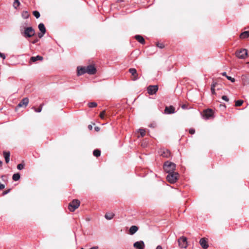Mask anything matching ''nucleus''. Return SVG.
<instances>
[{
  "label": "nucleus",
  "instance_id": "nucleus-1",
  "mask_svg": "<svg viewBox=\"0 0 249 249\" xmlns=\"http://www.w3.org/2000/svg\"><path fill=\"white\" fill-rule=\"evenodd\" d=\"M27 25V23L25 22L20 26L21 34L26 38L32 37L35 34V31L32 27H26Z\"/></svg>",
  "mask_w": 249,
  "mask_h": 249
},
{
  "label": "nucleus",
  "instance_id": "nucleus-2",
  "mask_svg": "<svg viewBox=\"0 0 249 249\" xmlns=\"http://www.w3.org/2000/svg\"><path fill=\"white\" fill-rule=\"evenodd\" d=\"M176 167V165L174 163L169 161L165 162L163 165V169L164 171L168 173L175 172Z\"/></svg>",
  "mask_w": 249,
  "mask_h": 249
},
{
  "label": "nucleus",
  "instance_id": "nucleus-3",
  "mask_svg": "<svg viewBox=\"0 0 249 249\" xmlns=\"http://www.w3.org/2000/svg\"><path fill=\"white\" fill-rule=\"evenodd\" d=\"M178 174L177 172H172L168 173L166 177L167 180L171 183H175L178 179Z\"/></svg>",
  "mask_w": 249,
  "mask_h": 249
},
{
  "label": "nucleus",
  "instance_id": "nucleus-4",
  "mask_svg": "<svg viewBox=\"0 0 249 249\" xmlns=\"http://www.w3.org/2000/svg\"><path fill=\"white\" fill-rule=\"evenodd\" d=\"M187 240V238L184 236L179 237L178 240L179 247L181 248L186 249L188 246Z\"/></svg>",
  "mask_w": 249,
  "mask_h": 249
},
{
  "label": "nucleus",
  "instance_id": "nucleus-5",
  "mask_svg": "<svg viewBox=\"0 0 249 249\" xmlns=\"http://www.w3.org/2000/svg\"><path fill=\"white\" fill-rule=\"evenodd\" d=\"M80 205V201L77 199H74L69 205V209L71 212H73L78 208Z\"/></svg>",
  "mask_w": 249,
  "mask_h": 249
},
{
  "label": "nucleus",
  "instance_id": "nucleus-6",
  "mask_svg": "<svg viewBox=\"0 0 249 249\" xmlns=\"http://www.w3.org/2000/svg\"><path fill=\"white\" fill-rule=\"evenodd\" d=\"M235 55L239 59H245L248 55L247 50L245 49H242L239 51H237Z\"/></svg>",
  "mask_w": 249,
  "mask_h": 249
},
{
  "label": "nucleus",
  "instance_id": "nucleus-7",
  "mask_svg": "<svg viewBox=\"0 0 249 249\" xmlns=\"http://www.w3.org/2000/svg\"><path fill=\"white\" fill-rule=\"evenodd\" d=\"M158 90V87L157 85H150L147 87V92L150 95L155 94Z\"/></svg>",
  "mask_w": 249,
  "mask_h": 249
},
{
  "label": "nucleus",
  "instance_id": "nucleus-8",
  "mask_svg": "<svg viewBox=\"0 0 249 249\" xmlns=\"http://www.w3.org/2000/svg\"><path fill=\"white\" fill-rule=\"evenodd\" d=\"M213 111L211 109H207L204 111L203 117L205 119H209L213 117Z\"/></svg>",
  "mask_w": 249,
  "mask_h": 249
},
{
  "label": "nucleus",
  "instance_id": "nucleus-9",
  "mask_svg": "<svg viewBox=\"0 0 249 249\" xmlns=\"http://www.w3.org/2000/svg\"><path fill=\"white\" fill-rule=\"evenodd\" d=\"M159 153L161 156L164 158H169L171 155L170 151L165 148L160 149Z\"/></svg>",
  "mask_w": 249,
  "mask_h": 249
},
{
  "label": "nucleus",
  "instance_id": "nucleus-10",
  "mask_svg": "<svg viewBox=\"0 0 249 249\" xmlns=\"http://www.w3.org/2000/svg\"><path fill=\"white\" fill-rule=\"evenodd\" d=\"M129 72L131 74L132 77V80L133 81L137 80L139 79L138 74L137 70L135 68H130L129 70Z\"/></svg>",
  "mask_w": 249,
  "mask_h": 249
},
{
  "label": "nucleus",
  "instance_id": "nucleus-11",
  "mask_svg": "<svg viewBox=\"0 0 249 249\" xmlns=\"http://www.w3.org/2000/svg\"><path fill=\"white\" fill-rule=\"evenodd\" d=\"M87 73L89 74H94L96 72V69L93 65H89L86 67Z\"/></svg>",
  "mask_w": 249,
  "mask_h": 249
},
{
  "label": "nucleus",
  "instance_id": "nucleus-12",
  "mask_svg": "<svg viewBox=\"0 0 249 249\" xmlns=\"http://www.w3.org/2000/svg\"><path fill=\"white\" fill-rule=\"evenodd\" d=\"M29 103V99L28 98H24L18 104V107H26Z\"/></svg>",
  "mask_w": 249,
  "mask_h": 249
},
{
  "label": "nucleus",
  "instance_id": "nucleus-13",
  "mask_svg": "<svg viewBox=\"0 0 249 249\" xmlns=\"http://www.w3.org/2000/svg\"><path fill=\"white\" fill-rule=\"evenodd\" d=\"M133 246L137 249H143L144 248V244L142 241H139L135 242Z\"/></svg>",
  "mask_w": 249,
  "mask_h": 249
},
{
  "label": "nucleus",
  "instance_id": "nucleus-14",
  "mask_svg": "<svg viewBox=\"0 0 249 249\" xmlns=\"http://www.w3.org/2000/svg\"><path fill=\"white\" fill-rule=\"evenodd\" d=\"M175 108L172 106L166 107L164 109V113L167 114H173L175 112Z\"/></svg>",
  "mask_w": 249,
  "mask_h": 249
},
{
  "label": "nucleus",
  "instance_id": "nucleus-15",
  "mask_svg": "<svg viewBox=\"0 0 249 249\" xmlns=\"http://www.w3.org/2000/svg\"><path fill=\"white\" fill-rule=\"evenodd\" d=\"M77 75H81L85 73H87L86 67H80L78 66L77 68Z\"/></svg>",
  "mask_w": 249,
  "mask_h": 249
},
{
  "label": "nucleus",
  "instance_id": "nucleus-16",
  "mask_svg": "<svg viewBox=\"0 0 249 249\" xmlns=\"http://www.w3.org/2000/svg\"><path fill=\"white\" fill-rule=\"evenodd\" d=\"M199 243L203 249H207L209 247L207 241L204 238L200 239Z\"/></svg>",
  "mask_w": 249,
  "mask_h": 249
},
{
  "label": "nucleus",
  "instance_id": "nucleus-17",
  "mask_svg": "<svg viewBox=\"0 0 249 249\" xmlns=\"http://www.w3.org/2000/svg\"><path fill=\"white\" fill-rule=\"evenodd\" d=\"M138 230V228L136 226H131L129 230V234L131 235H133L134 233H135Z\"/></svg>",
  "mask_w": 249,
  "mask_h": 249
},
{
  "label": "nucleus",
  "instance_id": "nucleus-18",
  "mask_svg": "<svg viewBox=\"0 0 249 249\" xmlns=\"http://www.w3.org/2000/svg\"><path fill=\"white\" fill-rule=\"evenodd\" d=\"M135 38L142 44H144L145 43V40L144 38L141 35H136L135 36Z\"/></svg>",
  "mask_w": 249,
  "mask_h": 249
},
{
  "label": "nucleus",
  "instance_id": "nucleus-19",
  "mask_svg": "<svg viewBox=\"0 0 249 249\" xmlns=\"http://www.w3.org/2000/svg\"><path fill=\"white\" fill-rule=\"evenodd\" d=\"M43 59V57L40 55L32 56L30 58V62H35L37 60H42Z\"/></svg>",
  "mask_w": 249,
  "mask_h": 249
},
{
  "label": "nucleus",
  "instance_id": "nucleus-20",
  "mask_svg": "<svg viewBox=\"0 0 249 249\" xmlns=\"http://www.w3.org/2000/svg\"><path fill=\"white\" fill-rule=\"evenodd\" d=\"M10 153L9 151H4L3 156L5 158V162L7 163L9 162L10 160Z\"/></svg>",
  "mask_w": 249,
  "mask_h": 249
},
{
  "label": "nucleus",
  "instance_id": "nucleus-21",
  "mask_svg": "<svg viewBox=\"0 0 249 249\" xmlns=\"http://www.w3.org/2000/svg\"><path fill=\"white\" fill-rule=\"evenodd\" d=\"M38 29L41 33H42L43 34H45L46 30L43 23H41L39 24Z\"/></svg>",
  "mask_w": 249,
  "mask_h": 249
},
{
  "label": "nucleus",
  "instance_id": "nucleus-22",
  "mask_svg": "<svg viewBox=\"0 0 249 249\" xmlns=\"http://www.w3.org/2000/svg\"><path fill=\"white\" fill-rule=\"evenodd\" d=\"M114 216V214L112 213H107L105 215V217L107 220H111L112 219Z\"/></svg>",
  "mask_w": 249,
  "mask_h": 249
},
{
  "label": "nucleus",
  "instance_id": "nucleus-23",
  "mask_svg": "<svg viewBox=\"0 0 249 249\" xmlns=\"http://www.w3.org/2000/svg\"><path fill=\"white\" fill-rule=\"evenodd\" d=\"M249 36V31H245L241 33L240 35L241 38H246Z\"/></svg>",
  "mask_w": 249,
  "mask_h": 249
},
{
  "label": "nucleus",
  "instance_id": "nucleus-24",
  "mask_svg": "<svg viewBox=\"0 0 249 249\" xmlns=\"http://www.w3.org/2000/svg\"><path fill=\"white\" fill-rule=\"evenodd\" d=\"M216 84H217L216 82H213L212 84L211 85V90L212 93L213 94H216L214 88H215Z\"/></svg>",
  "mask_w": 249,
  "mask_h": 249
},
{
  "label": "nucleus",
  "instance_id": "nucleus-25",
  "mask_svg": "<svg viewBox=\"0 0 249 249\" xmlns=\"http://www.w3.org/2000/svg\"><path fill=\"white\" fill-rule=\"evenodd\" d=\"M43 104H41L38 108H36L34 107H33L32 108L34 109V111L36 112H40L42 111V107L43 106Z\"/></svg>",
  "mask_w": 249,
  "mask_h": 249
},
{
  "label": "nucleus",
  "instance_id": "nucleus-26",
  "mask_svg": "<svg viewBox=\"0 0 249 249\" xmlns=\"http://www.w3.org/2000/svg\"><path fill=\"white\" fill-rule=\"evenodd\" d=\"M20 178V174L19 173H16L13 175L12 178L14 181H18Z\"/></svg>",
  "mask_w": 249,
  "mask_h": 249
},
{
  "label": "nucleus",
  "instance_id": "nucleus-27",
  "mask_svg": "<svg viewBox=\"0 0 249 249\" xmlns=\"http://www.w3.org/2000/svg\"><path fill=\"white\" fill-rule=\"evenodd\" d=\"M29 16H30V14L28 13V12L27 11H23V12L22 13V17L24 19L28 18H29Z\"/></svg>",
  "mask_w": 249,
  "mask_h": 249
},
{
  "label": "nucleus",
  "instance_id": "nucleus-28",
  "mask_svg": "<svg viewBox=\"0 0 249 249\" xmlns=\"http://www.w3.org/2000/svg\"><path fill=\"white\" fill-rule=\"evenodd\" d=\"M93 154L95 157H99L101 155V151L98 149H95L93 151Z\"/></svg>",
  "mask_w": 249,
  "mask_h": 249
},
{
  "label": "nucleus",
  "instance_id": "nucleus-29",
  "mask_svg": "<svg viewBox=\"0 0 249 249\" xmlns=\"http://www.w3.org/2000/svg\"><path fill=\"white\" fill-rule=\"evenodd\" d=\"M20 5V2L18 0H15L13 3V6L15 9H17L18 7Z\"/></svg>",
  "mask_w": 249,
  "mask_h": 249
},
{
  "label": "nucleus",
  "instance_id": "nucleus-30",
  "mask_svg": "<svg viewBox=\"0 0 249 249\" xmlns=\"http://www.w3.org/2000/svg\"><path fill=\"white\" fill-rule=\"evenodd\" d=\"M97 106V104L95 102H90L88 104V106L89 107L93 108L96 107Z\"/></svg>",
  "mask_w": 249,
  "mask_h": 249
},
{
  "label": "nucleus",
  "instance_id": "nucleus-31",
  "mask_svg": "<svg viewBox=\"0 0 249 249\" xmlns=\"http://www.w3.org/2000/svg\"><path fill=\"white\" fill-rule=\"evenodd\" d=\"M243 103V101L241 100H237L235 101V106L236 107H240L241 106Z\"/></svg>",
  "mask_w": 249,
  "mask_h": 249
},
{
  "label": "nucleus",
  "instance_id": "nucleus-32",
  "mask_svg": "<svg viewBox=\"0 0 249 249\" xmlns=\"http://www.w3.org/2000/svg\"><path fill=\"white\" fill-rule=\"evenodd\" d=\"M34 16L36 18H38L40 17V13L37 11H34L33 13Z\"/></svg>",
  "mask_w": 249,
  "mask_h": 249
},
{
  "label": "nucleus",
  "instance_id": "nucleus-33",
  "mask_svg": "<svg viewBox=\"0 0 249 249\" xmlns=\"http://www.w3.org/2000/svg\"><path fill=\"white\" fill-rule=\"evenodd\" d=\"M140 134L142 137H143L145 135V131L144 129H140L139 130Z\"/></svg>",
  "mask_w": 249,
  "mask_h": 249
},
{
  "label": "nucleus",
  "instance_id": "nucleus-34",
  "mask_svg": "<svg viewBox=\"0 0 249 249\" xmlns=\"http://www.w3.org/2000/svg\"><path fill=\"white\" fill-rule=\"evenodd\" d=\"M24 164H23V163H20L17 166V168L18 169V170H22L24 168Z\"/></svg>",
  "mask_w": 249,
  "mask_h": 249
},
{
  "label": "nucleus",
  "instance_id": "nucleus-35",
  "mask_svg": "<svg viewBox=\"0 0 249 249\" xmlns=\"http://www.w3.org/2000/svg\"><path fill=\"white\" fill-rule=\"evenodd\" d=\"M105 114H106V111L105 110H103L102 112H101L100 113V118L102 119H104V116L105 115Z\"/></svg>",
  "mask_w": 249,
  "mask_h": 249
},
{
  "label": "nucleus",
  "instance_id": "nucleus-36",
  "mask_svg": "<svg viewBox=\"0 0 249 249\" xmlns=\"http://www.w3.org/2000/svg\"><path fill=\"white\" fill-rule=\"evenodd\" d=\"M226 77L229 80L231 81V82H232V83L234 82L235 79L234 78H232V77H231V76H226Z\"/></svg>",
  "mask_w": 249,
  "mask_h": 249
},
{
  "label": "nucleus",
  "instance_id": "nucleus-37",
  "mask_svg": "<svg viewBox=\"0 0 249 249\" xmlns=\"http://www.w3.org/2000/svg\"><path fill=\"white\" fill-rule=\"evenodd\" d=\"M189 132L191 134H194L195 133V129L194 128H191L189 129Z\"/></svg>",
  "mask_w": 249,
  "mask_h": 249
},
{
  "label": "nucleus",
  "instance_id": "nucleus-38",
  "mask_svg": "<svg viewBox=\"0 0 249 249\" xmlns=\"http://www.w3.org/2000/svg\"><path fill=\"white\" fill-rule=\"evenodd\" d=\"M222 99L225 101H229V98H228L227 96H225V95H223L222 96Z\"/></svg>",
  "mask_w": 249,
  "mask_h": 249
},
{
  "label": "nucleus",
  "instance_id": "nucleus-39",
  "mask_svg": "<svg viewBox=\"0 0 249 249\" xmlns=\"http://www.w3.org/2000/svg\"><path fill=\"white\" fill-rule=\"evenodd\" d=\"M157 46L159 47L160 48H163L164 47V45L162 43H159L157 44Z\"/></svg>",
  "mask_w": 249,
  "mask_h": 249
},
{
  "label": "nucleus",
  "instance_id": "nucleus-40",
  "mask_svg": "<svg viewBox=\"0 0 249 249\" xmlns=\"http://www.w3.org/2000/svg\"><path fill=\"white\" fill-rule=\"evenodd\" d=\"M10 190H11V189H9L7 190H6V191L3 192L2 195L4 196V195L7 194L8 193H9L10 192Z\"/></svg>",
  "mask_w": 249,
  "mask_h": 249
},
{
  "label": "nucleus",
  "instance_id": "nucleus-41",
  "mask_svg": "<svg viewBox=\"0 0 249 249\" xmlns=\"http://www.w3.org/2000/svg\"><path fill=\"white\" fill-rule=\"evenodd\" d=\"M45 34H43L42 33H39L38 34V36L39 37V38H41L43 37V36H44Z\"/></svg>",
  "mask_w": 249,
  "mask_h": 249
},
{
  "label": "nucleus",
  "instance_id": "nucleus-42",
  "mask_svg": "<svg viewBox=\"0 0 249 249\" xmlns=\"http://www.w3.org/2000/svg\"><path fill=\"white\" fill-rule=\"evenodd\" d=\"M0 57L2 58L3 59L5 58V55L4 53H0Z\"/></svg>",
  "mask_w": 249,
  "mask_h": 249
},
{
  "label": "nucleus",
  "instance_id": "nucleus-43",
  "mask_svg": "<svg viewBox=\"0 0 249 249\" xmlns=\"http://www.w3.org/2000/svg\"><path fill=\"white\" fill-rule=\"evenodd\" d=\"M5 188V185L3 184H1L0 182V190H2Z\"/></svg>",
  "mask_w": 249,
  "mask_h": 249
},
{
  "label": "nucleus",
  "instance_id": "nucleus-44",
  "mask_svg": "<svg viewBox=\"0 0 249 249\" xmlns=\"http://www.w3.org/2000/svg\"><path fill=\"white\" fill-rule=\"evenodd\" d=\"M181 108H182V109H186V108H187V106H186V105H184H184H182L181 106Z\"/></svg>",
  "mask_w": 249,
  "mask_h": 249
},
{
  "label": "nucleus",
  "instance_id": "nucleus-45",
  "mask_svg": "<svg viewBox=\"0 0 249 249\" xmlns=\"http://www.w3.org/2000/svg\"><path fill=\"white\" fill-rule=\"evenodd\" d=\"M38 41V39H35L33 41H32V43L33 44H35L36 43V42H37Z\"/></svg>",
  "mask_w": 249,
  "mask_h": 249
},
{
  "label": "nucleus",
  "instance_id": "nucleus-46",
  "mask_svg": "<svg viewBox=\"0 0 249 249\" xmlns=\"http://www.w3.org/2000/svg\"><path fill=\"white\" fill-rule=\"evenodd\" d=\"M99 247L98 246H94L90 248L91 249H98Z\"/></svg>",
  "mask_w": 249,
  "mask_h": 249
},
{
  "label": "nucleus",
  "instance_id": "nucleus-47",
  "mask_svg": "<svg viewBox=\"0 0 249 249\" xmlns=\"http://www.w3.org/2000/svg\"><path fill=\"white\" fill-rule=\"evenodd\" d=\"M156 249H162V248L160 246H158Z\"/></svg>",
  "mask_w": 249,
  "mask_h": 249
},
{
  "label": "nucleus",
  "instance_id": "nucleus-48",
  "mask_svg": "<svg viewBox=\"0 0 249 249\" xmlns=\"http://www.w3.org/2000/svg\"><path fill=\"white\" fill-rule=\"evenodd\" d=\"M222 75L223 76H226H226H228V75H227V73H226V72H223V73H222Z\"/></svg>",
  "mask_w": 249,
  "mask_h": 249
},
{
  "label": "nucleus",
  "instance_id": "nucleus-49",
  "mask_svg": "<svg viewBox=\"0 0 249 249\" xmlns=\"http://www.w3.org/2000/svg\"><path fill=\"white\" fill-rule=\"evenodd\" d=\"M149 126H150V127H155V124H151Z\"/></svg>",
  "mask_w": 249,
  "mask_h": 249
},
{
  "label": "nucleus",
  "instance_id": "nucleus-50",
  "mask_svg": "<svg viewBox=\"0 0 249 249\" xmlns=\"http://www.w3.org/2000/svg\"><path fill=\"white\" fill-rule=\"evenodd\" d=\"M88 128H89V130H91V129H92V125H89L88 126Z\"/></svg>",
  "mask_w": 249,
  "mask_h": 249
},
{
  "label": "nucleus",
  "instance_id": "nucleus-51",
  "mask_svg": "<svg viewBox=\"0 0 249 249\" xmlns=\"http://www.w3.org/2000/svg\"><path fill=\"white\" fill-rule=\"evenodd\" d=\"M95 129L96 130V131H98L99 130V127H95Z\"/></svg>",
  "mask_w": 249,
  "mask_h": 249
},
{
  "label": "nucleus",
  "instance_id": "nucleus-52",
  "mask_svg": "<svg viewBox=\"0 0 249 249\" xmlns=\"http://www.w3.org/2000/svg\"><path fill=\"white\" fill-rule=\"evenodd\" d=\"M2 164V161L0 160V166H1Z\"/></svg>",
  "mask_w": 249,
  "mask_h": 249
},
{
  "label": "nucleus",
  "instance_id": "nucleus-53",
  "mask_svg": "<svg viewBox=\"0 0 249 249\" xmlns=\"http://www.w3.org/2000/svg\"><path fill=\"white\" fill-rule=\"evenodd\" d=\"M120 1H123V0H119Z\"/></svg>",
  "mask_w": 249,
  "mask_h": 249
}]
</instances>
